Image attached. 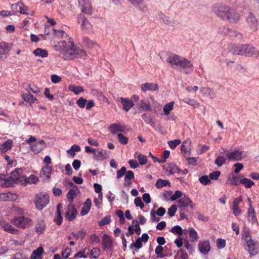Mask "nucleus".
Instances as JSON below:
<instances>
[{"label":"nucleus","mask_w":259,"mask_h":259,"mask_svg":"<svg viewBox=\"0 0 259 259\" xmlns=\"http://www.w3.org/2000/svg\"><path fill=\"white\" fill-rule=\"evenodd\" d=\"M212 12L223 21L236 24L241 19L240 13L234 8L220 3L213 4Z\"/></svg>","instance_id":"nucleus-1"},{"label":"nucleus","mask_w":259,"mask_h":259,"mask_svg":"<svg viewBox=\"0 0 259 259\" xmlns=\"http://www.w3.org/2000/svg\"><path fill=\"white\" fill-rule=\"evenodd\" d=\"M230 51L235 55H241L252 57H257L259 56V51L255 48L248 44L232 45Z\"/></svg>","instance_id":"nucleus-2"},{"label":"nucleus","mask_w":259,"mask_h":259,"mask_svg":"<svg viewBox=\"0 0 259 259\" xmlns=\"http://www.w3.org/2000/svg\"><path fill=\"white\" fill-rule=\"evenodd\" d=\"M241 241L244 244L245 249L251 256H254L258 252L257 242L251 237L250 231L244 229L242 233Z\"/></svg>","instance_id":"nucleus-3"},{"label":"nucleus","mask_w":259,"mask_h":259,"mask_svg":"<svg viewBox=\"0 0 259 259\" xmlns=\"http://www.w3.org/2000/svg\"><path fill=\"white\" fill-rule=\"evenodd\" d=\"M166 62L171 65H176L179 67L180 69H189V71H186L188 74L193 71L192 63L190 61L184 57H181L176 54H171L166 59Z\"/></svg>","instance_id":"nucleus-4"},{"label":"nucleus","mask_w":259,"mask_h":259,"mask_svg":"<svg viewBox=\"0 0 259 259\" xmlns=\"http://www.w3.org/2000/svg\"><path fill=\"white\" fill-rule=\"evenodd\" d=\"M11 223L17 228L25 229L31 227L33 225V220L24 216L14 217L11 221Z\"/></svg>","instance_id":"nucleus-5"},{"label":"nucleus","mask_w":259,"mask_h":259,"mask_svg":"<svg viewBox=\"0 0 259 259\" xmlns=\"http://www.w3.org/2000/svg\"><path fill=\"white\" fill-rule=\"evenodd\" d=\"M49 196L47 193L41 192L35 195L34 203L36 208L39 210H42L49 203Z\"/></svg>","instance_id":"nucleus-6"},{"label":"nucleus","mask_w":259,"mask_h":259,"mask_svg":"<svg viewBox=\"0 0 259 259\" xmlns=\"http://www.w3.org/2000/svg\"><path fill=\"white\" fill-rule=\"evenodd\" d=\"M82 14L91 15L94 10L91 0H77Z\"/></svg>","instance_id":"nucleus-7"},{"label":"nucleus","mask_w":259,"mask_h":259,"mask_svg":"<svg viewBox=\"0 0 259 259\" xmlns=\"http://www.w3.org/2000/svg\"><path fill=\"white\" fill-rule=\"evenodd\" d=\"M227 157L230 160L240 161L245 157V155L241 149L235 148L227 153Z\"/></svg>","instance_id":"nucleus-8"},{"label":"nucleus","mask_w":259,"mask_h":259,"mask_svg":"<svg viewBox=\"0 0 259 259\" xmlns=\"http://www.w3.org/2000/svg\"><path fill=\"white\" fill-rule=\"evenodd\" d=\"M179 207H186L189 206L191 209L194 208L192 201L188 196L184 194L183 196L177 201Z\"/></svg>","instance_id":"nucleus-9"},{"label":"nucleus","mask_w":259,"mask_h":259,"mask_svg":"<svg viewBox=\"0 0 259 259\" xmlns=\"http://www.w3.org/2000/svg\"><path fill=\"white\" fill-rule=\"evenodd\" d=\"M110 152L107 150H104L102 149H97L93 156L94 159L97 160H103L109 158Z\"/></svg>","instance_id":"nucleus-10"},{"label":"nucleus","mask_w":259,"mask_h":259,"mask_svg":"<svg viewBox=\"0 0 259 259\" xmlns=\"http://www.w3.org/2000/svg\"><path fill=\"white\" fill-rule=\"evenodd\" d=\"M76 214L77 211L74 206L72 204H69L67 206L65 214L66 219L69 221H71L75 218Z\"/></svg>","instance_id":"nucleus-11"},{"label":"nucleus","mask_w":259,"mask_h":259,"mask_svg":"<svg viewBox=\"0 0 259 259\" xmlns=\"http://www.w3.org/2000/svg\"><path fill=\"white\" fill-rule=\"evenodd\" d=\"M77 18L78 23L81 24V26L83 30L88 31L92 29V26L91 24L85 19L83 14H79Z\"/></svg>","instance_id":"nucleus-12"},{"label":"nucleus","mask_w":259,"mask_h":259,"mask_svg":"<svg viewBox=\"0 0 259 259\" xmlns=\"http://www.w3.org/2000/svg\"><path fill=\"white\" fill-rule=\"evenodd\" d=\"M46 146V142L44 140H40L35 144H31L30 146L31 151L35 153L40 152Z\"/></svg>","instance_id":"nucleus-13"},{"label":"nucleus","mask_w":259,"mask_h":259,"mask_svg":"<svg viewBox=\"0 0 259 259\" xmlns=\"http://www.w3.org/2000/svg\"><path fill=\"white\" fill-rule=\"evenodd\" d=\"M246 22L250 28L253 31L257 30L258 22L255 16L252 13L250 12L246 18Z\"/></svg>","instance_id":"nucleus-14"},{"label":"nucleus","mask_w":259,"mask_h":259,"mask_svg":"<svg viewBox=\"0 0 259 259\" xmlns=\"http://www.w3.org/2000/svg\"><path fill=\"white\" fill-rule=\"evenodd\" d=\"M242 197L241 196L236 198L234 199L232 209L234 215L236 217L240 215L241 213V209L239 207V204L241 202H242Z\"/></svg>","instance_id":"nucleus-15"},{"label":"nucleus","mask_w":259,"mask_h":259,"mask_svg":"<svg viewBox=\"0 0 259 259\" xmlns=\"http://www.w3.org/2000/svg\"><path fill=\"white\" fill-rule=\"evenodd\" d=\"M199 250L201 253L203 254H207L210 250V245L209 241L208 240H204L198 243Z\"/></svg>","instance_id":"nucleus-16"},{"label":"nucleus","mask_w":259,"mask_h":259,"mask_svg":"<svg viewBox=\"0 0 259 259\" xmlns=\"http://www.w3.org/2000/svg\"><path fill=\"white\" fill-rule=\"evenodd\" d=\"M63 43L64 51L70 55H73V54L74 53L76 47L74 45L72 39L70 38L69 41H64L63 42Z\"/></svg>","instance_id":"nucleus-17"},{"label":"nucleus","mask_w":259,"mask_h":259,"mask_svg":"<svg viewBox=\"0 0 259 259\" xmlns=\"http://www.w3.org/2000/svg\"><path fill=\"white\" fill-rule=\"evenodd\" d=\"M191 142L190 139H188L184 141L181 145V151L186 157L191 154Z\"/></svg>","instance_id":"nucleus-18"},{"label":"nucleus","mask_w":259,"mask_h":259,"mask_svg":"<svg viewBox=\"0 0 259 259\" xmlns=\"http://www.w3.org/2000/svg\"><path fill=\"white\" fill-rule=\"evenodd\" d=\"M158 16L162 20L163 22L168 26H175L179 24V23L176 22L174 19H170L168 16H167L162 12L158 13Z\"/></svg>","instance_id":"nucleus-19"},{"label":"nucleus","mask_w":259,"mask_h":259,"mask_svg":"<svg viewBox=\"0 0 259 259\" xmlns=\"http://www.w3.org/2000/svg\"><path fill=\"white\" fill-rule=\"evenodd\" d=\"M141 90L143 92L147 91H155L158 89V85L157 83L152 82H146L141 85Z\"/></svg>","instance_id":"nucleus-20"},{"label":"nucleus","mask_w":259,"mask_h":259,"mask_svg":"<svg viewBox=\"0 0 259 259\" xmlns=\"http://www.w3.org/2000/svg\"><path fill=\"white\" fill-rule=\"evenodd\" d=\"M19 170H15L13 171L10 176V178L13 180L14 183H20L23 184V179L24 177L20 174Z\"/></svg>","instance_id":"nucleus-21"},{"label":"nucleus","mask_w":259,"mask_h":259,"mask_svg":"<svg viewBox=\"0 0 259 259\" xmlns=\"http://www.w3.org/2000/svg\"><path fill=\"white\" fill-rule=\"evenodd\" d=\"M125 128H126L124 125L121 124L119 123H113L109 127L110 132L113 134L119 132H124Z\"/></svg>","instance_id":"nucleus-22"},{"label":"nucleus","mask_w":259,"mask_h":259,"mask_svg":"<svg viewBox=\"0 0 259 259\" xmlns=\"http://www.w3.org/2000/svg\"><path fill=\"white\" fill-rule=\"evenodd\" d=\"M121 102L123 105V109L125 112H127L133 107V101L127 98H120Z\"/></svg>","instance_id":"nucleus-23"},{"label":"nucleus","mask_w":259,"mask_h":259,"mask_svg":"<svg viewBox=\"0 0 259 259\" xmlns=\"http://www.w3.org/2000/svg\"><path fill=\"white\" fill-rule=\"evenodd\" d=\"M247 217L248 220L252 222V223H257V219L255 216V213L252 205L249 206L247 212Z\"/></svg>","instance_id":"nucleus-24"},{"label":"nucleus","mask_w":259,"mask_h":259,"mask_svg":"<svg viewBox=\"0 0 259 259\" xmlns=\"http://www.w3.org/2000/svg\"><path fill=\"white\" fill-rule=\"evenodd\" d=\"M11 48L9 44L2 41L0 42V58L2 57V55L7 54L11 51Z\"/></svg>","instance_id":"nucleus-25"},{"label":"nucleus","mask_w":259,"mask_h":259,"mask_svg":"<svg viewBox=\"0 0 259 259\" xmlns=\"http://www.w3.org/2000/svg\"><path fill=\"white\" fill-rule=\"evenodd\" d=\"M62 209V205L60 203L57 204V212L54 219V221L57 225H60L62 222V217L61 215V210Z\"/></svg>","instance_id":"nucleus-26"},{"label":"nucleus","mask_w":259,"mask_h":259,"mask_svg":"<svg viewBox=\"0 0 259 259\" xmlns=\"http://www.w3.org/2000/svg\"><path fill=\"white\" fill-rule=\"evenodd\" d=\"M12 8L14 9H15L17 11H19L20 13L23 14H27V8L21 2H19L16 4H13Z\"/></svg>","instance_id":"nucleus-27"},{"label":"nucleus","mask_w":259,"mask_h":259,"mask_svg":"<svg viewBox=\"0 0 259 259\" xmlns=\"http://www.w3.org/2000/svg\"><path fill=\"white\" fill-rule=\"evenodd\" d=\"M43 253V248L41 246H39L36 249L32 251L30 258V259H42Z\"/></svg>","instance_id":"nucleus-28"},{"label":"nucleus","mask_w":259,"mask_h":259,"mask_svg":"<svg viewBox=\"0 0 259 259\" xmlns=\"http://www.w3.org/2000/svg\"><path fill=\"white\" fill-rule=\"evenodd\" d=\"M2 227L5 231L13 234H18L19 230L13 227L10 224L5 223L2 225Z\"/></svg>","instance_id":"nucleus-29"},{"label":"nucleus","mask_w":259,"mask_h":259,"mask_svg":"<svg viewBox=\"0 0 259 259\" xmlns=\"http://www.w3.org/2000/svg\"><path fill=\"white\" fill-rule=\"evenodd\" d=\"M13 142L11 139H8L3 144L0 145V151L4 153L10 150L12 147Z\"/></svg>","instance_id":"nucleus-30"},{"label":"nucleus","mask_w":259,"mask_h":259,"mask_svg":"<svg viewBox=\"0 0 259 259\" xmlns=\"http://www.w3.org/2000/svg\"><path fill=\"white\" fill-rule=\"evenodd\" d=\"M139 108L142 111H150V105L149 102H146L145 100H142L137 104Z\"/></svg>","instance_id":"nucleus-31"},{"label":"nucleus","mask_w":259,"mask_h":259,"mask_svg":"<svg viewBox=\"0 0 259 259\" xmlns=\"http://www.w3.org/2000/svg\"><path fill=\"white\" fill-rule=\"evenodd\" d=\"M187 231L189 233V237L191 242H196L198 240L199 236L198 233L193 228H189Z\"/></svg>","instance_id":"nucleus-32"},{"label":"nucleus","mask_w":259,"mask_h":259,"mask_svg":"<svg viewBox=\"0 0 259 259\" xmlns=\"http://www.w3.org/2000/svg\"><path fill=\"white\" fill-rule=\"evenodd\" d=\"M52 167L47 165L42 168L40 172V176L41 177H46L47 179H49L50 178V175L52 173Z\"/></svg>","instance_id":"nucleus-33"},{"label":"nucleus","mask_w":259,"mask_h":259,"mask_svg":"<svg viewBox=\"0 0 259 259\" xmlns=\"http://www.w3.org/2000/svg\"><path fill=\"white\" fill-rule=\"evenodd\" d=\"M22 178L24 180L23 184H35L38 181V178L34 175H31L29 177H24Z\"/></svg>","instance_id":"nucleus-34"},{"label":"nucleus","mask_w":259,"mask_h":259,"mask_svg":"<svg viewBox=\"0 0 259 259\" xmlns=\"http://www.w3.org/2000/svg\"><path fill=\"white\" fill-rule=\"evenodd\" d=\"M46 225L43 220H38L36 224L35 231L38 234L42 233L45 230Z\"/></svg>","instance_id":"nucleus-35"},{"label":"nucleus","mask_w":259,"mask_h":259,"mask_svg":"<svg viewBox=\"0 0 259 259\" xmlns=\"http://www.w3.org/2000/svg\"><path fill=\"white\" fill-rule=\"evenodd\" d=\"M14 183L13 180L9 177L6 179L0 178V185L3 187H9L12 186Z\"/></svg>","instance_id":"nucleus-36"},{"label":"nucleus","mask_w":259,"mask_h":259,"mask_svg":"<svg viewBox=\"0 0 259 259\" xmlns=\"http://www.w3.org/2000/svg\"><path fill=\"white\" fill-rule=\"evenodd\" d=\"M33 54L36 56H39L42 58H46L48 57L49 54L46 50L42 49L41 48H37L33 52Z\"/></svg>","instance_id":"nucleus-37"},{"label":"nucleus","mask_w":259,"mask_h":259,"mask_svg":"<svg viewBox=\"0 0 259 259\" xmlns=\"http://www.w3.org/2000/svg\"><path fill=\"white\" fill-rule=\"evenodd\" d=\"M165 169L169 175H171L177 173L178 167L175 164L171 163L166 166Z\"/></svg>","instance_id":"nucleus-38"},{"label":"nucleus","mask_w":259,"mask_h":259,"mask_svg":"<svg viewBox=\"0 0 259 259\" xmlns=\"http://www.w3.org/2000/svg\"><path fill=\"white\" fill-rule=\"evenodd\" d=\"M227 35L233 38H237L238 39H240L242 38V35L240 32L234 30L228 29Z\"/></svg>","instance_id":"nucleus-39"},{"label":"nucleus","mask_w":259,"mask_h":259,"mask_svg":"<svg viewBox=\"0 0 259 259\" xmlns=\"http://www.w3.org/2000/svg\"><path fill=\"white\" fill-rule=\"evenodd\" d=\"M240 183L244 185L246 188H250L254 185V183L247 178H243L240 180Z\"/></svg>","instance_id":"nucleus-40"},{"label":"nucleus","mask_w":259,"mask_h":259,"mask_svg":"<svg viewBox=\"0 0 259 259\" xmlns=\"http://www.w3.org/2000/svg\"><path fill=\"white\" fill-rule=\"evenodd\" d=\"M167 185L170 186V183L169 182V181L166 180H162L161 179L157 180L155 183V186L159 189Z\"/></svg>","instance_id":"nucleus-41"},{"label":"nucleus","mask_w":259,"mask_h":259,"mask_svg":"<svg viewBox=\"0 0 259 259\" xmlns=\"http://www.w3.org/2000/svg\"><path fill=\"white\" fill-rule=\"evenodd\" d=\"M200 91L202 94L206 96H213L214 95L213 90L210 88H201Z\"/></svg>","instance_id":"nucleus-42"},{"label":"nucleus","mask_w":259,"mask_h":259,"mask_svg":"<svg viewBox=\"0 0 259 259\" xmlns=\"http://www.w3.org/2000/svg\"><path fill=\"white\" fill-rule=\"evenodd\" d=\"M22 98L25 101L30 103H34L35 101H37L36 98L34 97V96L30 94H23Z\"/></svg>","instance_id":"nucleus-43"},{"label":"nucleus","mask_w":259,"mask_h":259,"mask_svg":"<svg viewBox=\"0 0 259 259\" xmlns=\"http://www.w3.org/2000/svg\"><path fill=\"white\" fill-rule=\"evenodd\" d=\"M143 119L144 121L152 126H155V121L152 118L151 114H143Z\"/></svg>","instance_id":"nucleus-44"},{"label":"nucleus","mask_w":259,"mask_h":259,"mask_svg":"<svg viewBox=\"0 0 259 259\" xmlns=\"http://www.w3.org/2000/svg\"><path fill=\"white\" fill-rule=\"evenodd\" d=\"M184 101L189 105L193 106L194 108L200 107V104L194 99L186 98L184 100Z\"/></svg>","instance_id":"nucleus-45"},{"label":"nucleus","mask_w":259,"mask_h":259,"mask_svg":"<svg viewBox=\"0 0 259 259\" xmlns=\"http://www.w3.org/2000/svg\"><path fill=\"white\" fill-rule=\"evenodd\" d=\"M169 231L174 234H178L179 235H181L183 234V229L182 228L178 225L172 227Z\"/></svg>","instance_id":"nucleus-46"},{"label":"nucleus","mask_w":259,"mask_h":259,"mask_svg":"<svg viewBox=\"0 0 259 259\" xmlns=\"http://www.w3.org/2000/svg\"><path fill=\"white\" fill-rule=\"evenodd\" d=\"M131 4L134 5V6H139L140 7L141 9H144L146 7L143 5L144 3V0H127Z\"/></svg>","instance_id":"nucleus-47"},{"label":"nucleus","mask_w":259,"mask_h":259,"mask_svg":"<svg viewBox=\"0 0 259 259\" xmlns=\"http://www.w3.org/2000/svg\"><path fill=\"white\" fill-rule=\"evenodd\" d=\"M228 181L231 184L234 185H238L240 183L238 178L233 175L229 176Z\"/></svg>","instance_id":"nucleus-48"},{"label":"nucleus","mask_w":259,"mask_h":259,"mask_svg":"<svg viewBox=\"0 0 259 259\" xmlns=\"http://www.w3.org/2000/svg\"><path fill=\"white\" fill-rule=\"evenodd\" d=\"M181 143V141L179 139H176L172 141H169L167 142V144L169 147L172 149H174L176 148V147L180 145Z\"/></svg>","instance_id":"nucleus-49"},{"label":"nucleus","mask_w":259,"mask_h":259,"mask_svg":"<svg viewBox=\"0 0 259 259\" xmlns=\"http://www.w3.org/2000/svg\"><path fill=\"white\" fill-rule=\"evenodd\" d=\"M174 103V102L172 101L165 105L163 108L164 113H169L173 109Z\"/></svg>","instance_id":"nucleus-50"},{"label":"nucleus","mask_w":259,"mask_h":259,"mask_svg":"<svg viewBox=\"0 0 259 259\" xmlns=\"http://www.w3.org/2000/svg\"><path fill=\"white\" fill-rule=\"evenodd\" d=\"M100 250L98 248H94L90 252V256L93 258H97L99 256Z\"/></svg>","instance_id":"nucleus-51"},{"label":"nucleus","mask_w":259,"mask_h":259,"mask_svg":"<svg viewBox=\"0 0 259 259\" xmlns=\"http://www.w3.org/2000/svg\"><path fill=\"white\" fill-rule=\"evenodd\" d=\"M119 139V142L122 145H126L128 143V138L124 136L122 134L119 133L117 135Z\"/></svg>","instance_id":"nucleus-52"},{"label":"nucleus","mask_w":259,"mask_h":259,"mask_svg":"<svg viewBox=\"0 0 259 259\" xmlns=\"http://www.w3.org/2000/svg\"><path fill=\"white\" fill-rule=\"evenodd\" d=\"M73 55H76L77 57H83L86 55V53L83 49L76 48Z\"/></svg>","instance_id":"nucleus-53"},{"label":"nucleus","mask_w":259,"mask_h":259,"mask_svg":"<svg viewBox=\"0 0 259 259\" xmlns=\"http://www.w3.org/2000/svg\"><path fill=\"white\" fill-rule=\"evenodd\" d=\"M226 161V158L223 156H219L215 160V163L219 167L222 166Z\"/></svg>","instance_id":"nucleus-54"},{"label":"nucleus","mask_w":259,"mask_h":259,"mask_svg":"<svg viewBox=\"0 0 259 259\" xmlns=\"http://www.w3.org/2000/svg\"><path fill=\"white\" fill-rule=\"evenodd\" d=\"M226 240L223 239L218 238L217 240V246L219 249H223L226 246Z\"/></svg>","instance_id":"nucleus-55"},{"label":"nucleus","mask_w":259,"mask_h":259,"mask_svg":"<svg viewBox=\"0 0 259 259\" xmlns=\"http://www.w3.org/2000/svg\"><path fill=\"white\" fill-rule=\"evenodd\" d=\"M209 149V146L206 145H199L197 148V152L198 154H201L202 153L207 151Z\"/></svg>","instance_id":"nucleus-56"},{"label":"nucleus","mask_w":259,"mask_h":259,"mask_svg":"<svg viewBox=\"0 0 259 259\" xmlns=\"http://www.w3.org/2000/svg\"><path fill=\"white\" fill-rule=\"evenodd\" d=\"M70 90L77 95L83 91V88L80 86H71L69 88Z\"/></svg>","instance_id":"nucleus-57"},{"label":"nucleus","mask_w":259,"mask_h":259,"mask_svg":"<svg viewBox=\"0 0 259 259\" xmlns=\"http://www.w3.org/2000/svg\"><path fill=\"white\" fill-rule=\"evenodd\" d=\"M90 241L92 244L96 245L100 243V239L97 235L93 234L90 236Z\"/></svg>","instance_id":"nucleus-58"},{"label":"nucleus","mask_w":259,"mask_h":259,"mask_svg":"<svg viewBox=\"0 0 259 259\" xmlns=\"http://www.w3.org/2000/svg\"><path fill=\"white\" fill-rule=\"evenodd\" d=\"M138 159L139 160V164L141 165H144L147 162V158L145 155L140 154L138 156Z\"/></svg>","instance_id":"nucleus-59"},{"label":"nucleus","mask_w":259,"mask_h":259,"mask_svg":"<svg viewBox=\"0 0 259 259\" xmlns=\"http://www.w3.org/2000/svg\"><path fill=\"white\" fill-rule=\"evenodd\" d=\"M134 203L137 207H139L141 209L144 207V204L140 197H137L135 199Z\"/></svg>","instance_id":"nucleus-60"},{"label":"nucleus","mask_w":259,"mask_h":259,"mask_svg":"<svg viewBox=\"0 0 259 259\" xmlns=\"http://www.w3.org/2000/svg\"><path fill=\"white\" fill-rule=\"evenodd\" d=\"M183 196L182 193L180 191H176L175 192L174 194L170 197V199L172 201L176 200L178 198H181Z\"/></svg>","instance_id":"nucleus-61"},{"label":"nucleus","mask_w":259,"mask_h":259,"mask_svg":"<svg viewBox=\"0 0 259 259\" xmlns=\"http://www.w3.org/2000/svg\"><path fill=\"white\" fill-rule=\"evenodd\" d=\"M134 178V173L132 170L126 171L124 177L125 182H127V180H130Z\"/></svg>","instance_id":"nucleus-62"},{"label":"nucleus","mask_w":259,"mask_h":259,"mask_svg":"<svg viewBox=\"0 0 259 259\" xmlns=\"http://www.w3.org/2000/svg\"><path fill=\"white\" fill-rule=\"evenodd\" d=\"M177 210V207L176 205H171L168 209V214L172 217L175 215Z\"/></svg>","instance_id":"nucleus-63"},{"label":"nucleus","mask_w":259,"mask_h":259,"mask_svg":"<svg viewBox=\"0 0 259 259\" xmlns=\"http://www.w3.org/2000/svg\"><path fill=\"white\" fill-rule=\"evenodd\" d=\"M199 182L204 185H206L208 184L210 181L207 176H203L199 178Z\"/></svg>","instance_id":"nucleus-64"}]
</instances>
